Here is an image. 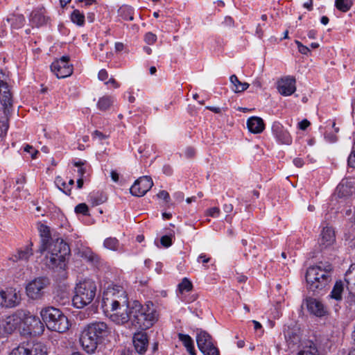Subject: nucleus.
Wrapping results in <instances>:
<instances>
[{"label":"nucleus","mask_w":355,"mask_h":355,"mask_svg":"<svg viewBox=\"0 0 355 355\" xmlns=\"http://www.w3.org/2000/svg\"><path fill=\"white\" fill-rule=\"evenodd\" d=\"M38 230L41 238L38 252L42 254L48 250L50 253L49 256H46V266L52 269L65 270L70 254L67 243L58 239L53 241L49 227L44 224L39 225Z\"/></svg>","instance_id":"obj_1"},{"label":"nucleus","mask_w":355,"mask_h":355,"mask_svg":"<svg viewBox=\"0 0 355 355\" xmlns=\"http://www.w3.org/2000/svg\"><path fill=\"white\" fill-rule=\"evenodd\" d=\"M157 320V315L152 302H147L142 305L139 301L130 302L128 310L121 315L113 317V322L123 324L130 321L138 329H146L151 327Z\"/></svg>","instance_id":"obj_2"},{"label":"nucleus","mask_w":355,"mask_h":355,"mask_svg":"<svg viewBox=\"0 0 355 355\" xmlns=\"http://www.w3.org/2000/svg\"><path fill=\"white\" fill-rule=\"evenodd\" d=\"M333 267L329 262H319L309 266L306 272L307 288L314 295L320 294L331 281Z\"/></svg>","instance_id":"obj_3"},{"label":"nucleus","mask_w":355,"mask_h":355,"mask_svg":"<svg viewBox=\"0 0 355 355\" xmlns=\"http://www.w3.org/2000/svg\"><path fill=\"white\" fill-rule=\"evenodd\" d=\"M107 324L103 322H94L85 327L81 332L80 343L88 354H94L110 334Z\"/></svg>","instance_id":"obj_4"},{"label":"nucleus","mask_w":355,"mask_h":355,"mask_svg":"<svg viewBox=\"0 0 355 355\" xmlns=\"http://www.w3.org/2000/svg\"><path fill=\"white\" fill-rule=\"evenodd\" d=\"M130 304L126 293L121 286H109L103 293L102 306L107 310L110 309L111 311L114 312L111 315L112 321L114 316L121 315L127 311Z\"/></svg>","instance_id":"obj_5"},{"label":"nucleus","mask_w":355,"mask_h":355,"mask_svg":"<svg viewBox=\"0 0 355 355\" xmlns=\"http://www.w3.org/2000/svg\"><path fill=\"white\" fill-rule=\"evenodd\" d=\"M40 315L46 327L59 333H64L69 328L67 317L58 309L46 306L40 311Z\"/></svg>","instance_id":"obj_6"},{"label":"nucleus","mask_w":355,"mask_h":355,"mask_svg":"<svg viewBox=\"0 0 355 355\" xmlns=\"http://www.w3.org/2000/svg\"><path fill=\"white\" fill-rule=\"evenodd\" d=\"M96 293V285L92 279H85L77 284L75 295L72 299L73 305L77 309H82L89 304Z\"/></svg>","instance_id":"obj_7"},{"label":"nucleus","mask_w":355,"mask_h":355,"mask_svg":"<svg viewBox=\"0 0 355 355\" xmlns=\"http://www.w3.org/2000/svg\"><path fill=\"white\" fill-rule=\"evenodd\" d=\"M196 342L204 355H220L218 349L214 345L212 337L202 329H197Z\"/></svg>","instance_id":"obj_8"},{"label":"nucleus","mask_w":355,"mask_h":355,"mask_svg":"<svg viewBox=\"0 0 355 355\" xmlns=\"http://www.w3.org/2000/svg\"><path fill=\"white\" fill-rule=\"evenodd\" d=\"M50 282L46 277H37L30 282L26 287V292L28 297L32 300H40L44 294V289Z\"/></svg>","instance_id":"obj_9"},{"label":"nucleus","mask_w":355,"mask_h":355,"mask_svg":"<svg viewBox=\"0 0 355 355\" xmlns=\"http://www.w3.org/2000/svg\"><path fill=\"white\" fill-rule=\"evenodd\" d=\"M8 355H47L42 343H23L13 348Z\"/></svg>","instance_id":"obj_10"},{"label":"nucleus","mask_w":355,"mask_h":355,"mask_svg":"<svg viewBox=\"0 0 355 355\" xmlns=\"http://www.w3.org/2000/svg\"><path fill=\"white\" fill-rule=\"evenodd\" d=\"M21 295L16 288H6L0 291V307L11 309L19 304Z\"/></svg>","instance_id":"obj_11"},{"label":"nucleus","mask_w":355,"mask_h":355,"mask_svg":"<svg viewBox=\"0 0 355 355\" xmlns=\"http://www.w3.org/2000/svg\"><path fill=\"white\" fill-rule=\"evenodd\" d=\"M69 57L64 55L51 64V70L57 78H64L72 73L73 67L69 63Z\"/></svg>","instance_id":"obj_12"},{"label":"nucleus","mask_w":355,"mask_h":355,"mask_svg":"<svg viewBox=\"0 0 355 355\" xmlns=\"http://www.w3.org/2000/svg\"><path fill=\"white\" fill-rule=\"evenodd\" d=\"M293 345H298L297 355H319L316 345L311 340L301 343V337L299 334L293 333V338L290 336V343Z\"/></svg>","instance_id":"obj_13"},{"label":"nucleus","mask_w":355,"mask_h":355,"mask_svg":"<svg viewBox=\"0 0 355 355\" xmlns=\"http://www.w3.org/2000/svg\"><path fill=\"white\" fill-rule=\"evenodd\" d=\"M152 179L148 176H143L137 179L130 187V191L132 196L141 197L153 187Z\"/></svg>","instance_id":"obj_14"},{"label":"nucleus","mask_w":355,"mask_h":355,"mask_svg":"<svg viewBox=\"0 0 355 355\" xmlns=\"http://www.w3.org/2000/svg\"><path fill=\"white\" fill-rule=\"evenodd\" d=\"M17 320L15 315H9L0 319V337L11 334L17 328Z\"/></svg>","instance_id":"obj_15"},{"label":"nucleus","mask_w":355,"mask_h":355,"mask_svg":"<svg viewBox=\"0 0 355 355\" xmlns=\"http://www.w3.org/2000/svg\"><path fill=\"white\" fill-rule=\"evenodd\" d=\"M24 323L27 325L30 333L34 335L41 334L44 330V324L40 318L30 313L26 315Z\"/></svg>","instance_id":"obj_16"},{"label":"nucleus","mask_w":355,"mask_h":355,"mask_svg":"<svg viewBox=\"0 0 355 355\" xmlns=\"http://www.w3.org/2000/svg\"><path fill=\"white\" fill-rule=\"evenodd\" d=\"M306 305L309 311L318 317L324 316L327 313V309L324 304L315 298H306Z\"/></svg>","instance_id":"obj_17"},{"label":"nucleus","mask_w":355,"mask_h":355,"mask_svg":"<svg viewBox=\"0 0 355 355\" xmlns=\"http://www.w3.org/2000/svg\"><path fill=\"white\" fill-rule=\"evenodd\" d=\"M336 193L339 198L355 195V180H343L336 187Z\"/></svg>","instance_id":"obj_18"},{"label":"nucleus","mask_w":355,"mask_h":355,"mask_svg":"<svg viewBox=\"0 0 355 355\" xmlns=\"http://www.w3.org/2000/svg\"><path fill=\"white\" fill-rule=\"evenodd\" d=\"M133 344L135 350L140 354H144L148 346V335L146 332L139 331L133 336Z\"/></svg>","instance_id":"obj_19"},{"label":"nucleus","mask_w":355,"mask_h":355,"mask_svg":"<svg viewBox=\"0 0 355 355\" xmlns=\"http://www.w3.org/2000/svg\"><path fill=\"white\" fill-rule=\"evenodd\" d=\"M0 101L3 107L4 113H8L12 106V98L7 83L0 87Z\"/></svg>","instance_id":"obj_20"},{"label":"nucleus","mask_w":355,"mask_h":355,"mask_svg":"<svg viewBox=\"0 0 355 355\" xmlns=\"http://www.w3.org/2000/svg\"><path fill=\"white\" fill-rule=\"evenodd\" d=\"M335 241V233L334 230L329 227H324L320 234L319 244L322 248L331 245Z\"/></svg>","instance_id":"obj_21"},{"label":"nucleus","mask_w":355,"mask_h":355,"mask_svg":"<svg viewBox=\"0 0 355 355\" xmlns=\"http://www.w3.org/2000/svg\"><path fill=\"white\" fill-rule=\"evenodd\" d=\"M247 126L249 131L254 134L261 133L265 128L263 121L258 116H252L247 121Z\"/></svg>","instance_id":"obj_22"},{"label":"nucleus","mask_w":355,"mask_h":355,"mask_svg":"<svg viewBox=\"0 0 355 355\" xmlns=\"http://www.w3.org/2000/svg\"><path fill=\"white\" fill-rule=\"evenodd\" d=\"M272 129L278 141L281 144H287V130L279 122H275L272 125Z\"/></svg>","instance_id":"obj_23"},{"label":"nucleus","mask_w":355,"mask_h":355,"mask_svg":"<svg viewBox=\"0 0 355 355\" xmlns=\"http://www.w3.org/2000/svg\"><path fill=\"white\" fill-rule=\"evenodd\" d=\"M345 280L349 292L355 295V264H352L346 272Z\"/></svg>","instance_id":"obj_24"},{"label":"nucleus","mask_w":355,"mask_h":355,"mask_svg":"<svg viewBox=\"0 0 355 355\" xmlns=\"http://www.w3.org/2000/svg\"><path fill=\"white\" fill-rule=\"evenodd\" d=\"M33 243H31L29 245H26L19 248L17 253L14 255L15 260L16 261H28V259L33 256V251L32 249Z\"/></svg>","instance_id":"obj_25"},{"label":"nucleus","mask_w":355,"mask_h":355,"mask_svg":"<svg viewBox=\"0 0 355 355\" xmlns=\"http://www.w3.org/2000/svg\"><path fill=\"white\" fill-rule=\"evenodd\" d=\"M47 18L45 17L42 10H33L31 15V22L36 26H41L45 24Z\"/></svg>","instance_id":"obj_26"},{"label":"nucleus","mask_w":355,"mask_h":355,"mask_svg":"<svg viewBox=\"0 0 355 355\" xmlns=\"http://www.w3.org/2000/svg\"><path fill=\"white\" fill-rule=\"evenodd\" d=\"M178 338L186 347L190 355H196V350L193 345V340L190 336L182 333L178 334Z\"/></svg>","instance_id":"obj_27"},{"label":"nucleus","mask_w":355,"mask_h":355,"mask_svg":"<svg viewBox=\"0 0 355 355\" xmlns=\"http://www.w3.org/2000/svg\"><path fill=\"white\" fill-rule=\"evenodd\" d=\"M7 21L10 23L12 28L18 29L24 26L25 18L22 15L14 14L7 18Z\"/></svg>","instance_id":"obj_28"},{"label":"nucleus","mask_w":355,"mask_h":355,"mask_svg":"<svg viewBox=\"0 0 355 355\" xmlns=\"http://www.w3.org/2000/svg\"><path fill=\"white\" fill-rule=\"evenodd\" d=\"M230 80L231 83L234 86L232 89L236 93L242 92L246 90L250 86V85L248 83L241 82L236 75H232L230 76Z\"/></svg>","instance_id":"obj_29"},{"label":"nucleus","mask_w":355,"mask_h":355,"mask_svg":"<svg viewBox=\"0 0 355 355\" xmlns=\"http://www.w3.org/2000/svg\"><path fill=\"white\" fill-rule=\"evenodd\" d=\"M344 284L341 281H337L329 295L330 297L337 301L342 300Z\"/></svg>","instance_id":"obj_30"},{"label":"nucleus","mask_w":355,"mask_h":355,"mask_svg":"<svg viewBox=\"0 0 355 355\" xmlns=\"http://www.w3.org/2000/svg\"><path fill=\"white\" fill-rule=\"evenodd\" d=\"M113 103V97L104 96L99 98L97 103V107L101 111H106L112 105Z\"/></svg>","instance_id":"obj_31"},{"label":"nucleus","mask_w":355,"mask_h":355,"mask_svg":"<svg viewBox=\"0 0 355 355\" xmlns=\"http://www.w3.org/2000/svg\"><path fill=\"white\" fill-rule=\"evenodd\" d=\"M278 92L284 96H288V76H284L277 82Z\"/></svg>","instance_id":"obj_32"},{"label":"nucleus","mask_w":355,"mask_h":355,"mask_svg":"<svg viewBox=\"0 0 355 355\" xmlns=\"http://www.w3.org/2000/svg\"><path fill=\"white\" fill-rule=\"evenodd\" d=\"M119 15L125 20L132 21L133 17V9L129 6H122L119 9Z\"/></svg>","instance_id":"obj_33"},{"label":"nucleus","mask_w":355,"mask_h":355,"mask_svg":"<svg viewBox=\"0 0 355 355\" xmlns=\"http://www.w3.org/2000/svg\"><path fill=\"white\" fill-rule=\"evenodd\" d=\"M336 8L342 12H347L352 6V0H336Z\"/></svg>","instance_id":"obj_34"},{"label":"nucleus","mask_w":355,"mask_h":355,"mask_svg":"<svg viewBox=\"0 0 355 355\" xmlns=\"http://www.w3.org/2000/svg\"><path fill=\"white\" fill-rule=\"evenodd\" d=\"M71 21L78 26H83L85 22V16L79 10H74L71 16Z\"/></svg>","instance_id":"obj_35"},{"label":"nucleus","mask_w":355,"mask_h":355,"mask_svg":"<svg viewBox=\"0 0 355 355\" xmlns=\"http://www.w3.org/2000/svg\"><path fill=\"white\" fill-rule=\"evenodd\" d=\"M105 248L111 250H116L119 247V241L116 238L110 237L104 241L103 243Z\"/></svg>","instance_id":"obj_36"},{"label":"nucleus","mask_w":355,"mask_h":355,"mask_svg":"<svg viewBox=\"0 0 355 355\" xmlns=\"http://www.w3.org/2000/svg\"><path fill=\"white\" fill-rule=\"evenodd\" d=\"M192 284L191 282L187 279L184 278L181 283L178 284V288L181 293L183 292H189L192 289Z\"/></svg>","instance_id":"obj_37"},{"label":"nucleus","mask_w":355,"mask_h":355,"mask_svg":"<svg viewBox=\"0 0 355 355\" xmlns=\"http://www.w3.org/2000/svg\"><path fill=\"white\" fill-rule=\"evenodd\" d=\"M55 182L59 189L62 190L66 195H70L71 187H69L66 182H62V179L60 178H57Z\"/></svg>","instance_id":"obj_38"},{"label":"nucleus","mask_w":355,"mask_h":355,"mask_svg":"<svg viewBox=\"0 0 355 355\" xmlns=\"http://www.w3.org/2000/svg\"><path fill=\"white\" fill-rule=\"evenodd\" d=\"M75 212L76 214H81L84 216L89 215V208L85 203H80L75 207Z\"/></svg>","instance_id":"obj_39"},{"label":"nucleus","mask_w":355,"mask_h":355,"mask_svg":"<svg viewBox=\"0 0 355 355\" xmlns=\"http://www.w3.org/2000/svg\"><path fill=\"white\" fill-rule=\"evenodd\" d=\"M347 162L350 167H355V140L352 146V152L348 157Z\"/></svg>","instance_id":"obj_40"},{"label":"nucleus","mask_w":355,"mask_h":355,"mask_svg":"<svg viewBox=\"0 0 355 355\" xmlns=\"http://www.w3.org/2000/svg\"><path fill=\"white\" fill-rule=\"evenodd\" d=\"M160 243L164 248H168L172 245V240L170 236L166 235L161 237Z\"/></svg>","instance_id":"obj_41"},{"label":"nucleus","mask_w":355,"mask_h":355,"mask_svg":"<svg viewBox=\"0 0 355 355\" xmlns=\"http://www.w3.org/2000/svg\"><path fill=\"white\" fill-rule=\"evenodd\" d=\"M157 40V36L156 35L153 34V33H147L145 35V41L148 44H152L154 42H155Z\"/></svg>","instance_id":"obj_42"},{"label":"nucleus","mask_w":355,"mask_h":355,"mask_svg":"<svg viewBox=\"0 0 355 355\" xmlns=\"http://www.w3.org/2000/svg\"><path fill=\"white\" fill-rule=\"evenodd\" d=\"M295 43L297 45V49H298L299 52L301 53L302 54L307 55L308 53L310 51L309 49L307 46H304L299 41L295 40Z\"/></svg>","instance_id":"obj_43"},{"label":"nucleus","mask_w":355,"mask_h":355,"mask_svg":"<svg viewBox=\"0 0 355 355\" xmlns=\"http://www.w3.org/2000/svg\"><path fill=\"white\" fill-rule=\"evenodd\" d=\"M220 212V209L218 207H214L207 210V215L214 218H216L219 216Z\"/></svg>","instance_id":"obj_44"},{"label":"nucleus","mask_w":355,"mask_h":355,"mask_svg":"<svg viewBox=\"0 0 355 355\" xmlns=\"http://www.w3.org/2000/svg\"><path fill=\"white\" fill-rule=\"evenodd\" d=\"M92 136L94 139H98L100 141L107 138V136L106 135L103 134V132H101L98 130H95L92 133Z\"/></svg>","instance_id":"obj_45"},{"label":"nucleus","mask_w":355,"mask_h":355,"mask_svg":"<svg viewBox=\"0 0 355 355\" xmlns=\"http://www.w3.org/2000/svg\"><path fill=\"white\" fill-rule=\"evenodd\" d=\"M311 125L307 119H303L297 123V128L301 130H305Z\"/></svg>","instance_id":"obj_46"},{"label":"nucleus","mask_w":355,"mask_h":355,"mask_svg":"<svg viewBox=\"0 0 355 355\" xmlns=\"http://www.w3.org/2000/svg\"><path fill=\"white\" fill-rule=\"evenodd\" d=\"M24 151L29 153L33 159H35L36 157V155L38 153V151L30 145H26L24 147Z\"/></svg>","instance_id":"obj_47"},{"label":"nucleus","mask_w":355,"mask_h":355,"mask_svg":"<svg viewBox=\"0 0 355 355\" xmlns=\"http://www.w3.org/2000/svg\"><path fill=\"white\" fill-rule=\"evenodd\" d=\"M85 257L87 259V260L89 261H91L93 263L98 262V257L92 252L87 253L85 254Z\"/></svg>","instance_id":"obj_48"},{"label":"nucleus","mask_w":355,"mask_h":355,"mask_svg":"<svg viewBox=\"0 0 355 355\" xmlns=\"http://www.w3.org/2000/svg\"><path fill=\"white\" fill-rule=\"evenodd\" d=\"M157 197L161 199H164L165 201L168 202L170 199V196L166 191L162 190L157 193Z\"/></svg>","instance_id":"obj_49"},{"label":"nucleus","mask_w":355,"mask_h":355,"mask_svg":"<svg viewBox=\"0 0 355 355\" xmlns=\"http://www.w3.org/2000/svg\"><path fill=\"white\" fill-rule=\"evenodd\" d=\"M295 82L296 80L295 78L290 77V96H292L296 90L295 85Z\"/></svg>","instance_id":"obj_50"},{"label":"nucleus","mask_w":355,"mask_h":355,"mask_svg":"<svg viewBox=\"0 0 355 355\" xmlns=\"http://www.w3.org/2000/svg\"><path fill=\"white\" fill-rule=\"evenodd\" d=\"M98 79L100 80L104 81V80L107 79V78H108V73H107V71L105 69H101L98 72Z\"/></svg>","instance_id":"obj_51"},{"label":"nucleus","mask_w":355,"mask_h":355,"mask_svg":"<svg viewBox=\"0 0 355 355\" xmlns=\"http://www.w3.org/2000/svg\"><path fill=\"white\" fill-rule=\"evenodd\" d=\"M210 260V258L208 257L206 254H201L198 257V262H202L203 263H208Z\"/></svg>","instance_id":"obj_52"},{"label":"nucleus","mask_w":355,"mask_h":355,"mask_svg":"<svg viewBox=\"0 0 355 355\" xmlns=\"http://www.w3.org/2000/svg\"><path fill=\"white\" fill-rule=\"evenodd\" d=\"M223 24L226 26H234V20L231 17H226L224 19Z\"/></svg>","instance_id":"obj_53"},{"label":"nucleus","mask_w":355,"mask_h":355,"mask_svg":"<svg viewBox=\"0 0 355 355\" xmlns=\"http://www.w3.org/2000/svg\"><path fill=\"white\" fill-rule=\"evenodd\" d=\"M91 200L94 205H97L103 203L105 201L103 197L99 199L96 198L94 196H91Z\"/></svg>","instance_id":"obj_54"},{"label":"nucleus","mask_w":355,"mask_h":355,"mask_svg":"<svg viewBox=\"0 0 355 355\" xmlns=\"http://www.w3.org/2000/svg\"><path fill=\"white\" fill-rule=\"evenodd\" d=\"M223 210L226 213H230L233 210V205L232 204H225L223 205Z\"/></svg>","instance_id":"obj_55"},{"label":"nucleus","mask_w":355,"mask_h":355,"mask_svg":"<svg viewBox=\"0 0 355 355\" xmlns=\"http://www.w3.org/2000/svg\"><path fill=\"white\" fill-rule=\"evenodd\" d=\"M293 164L297 167H302L304 164V161L301 158H295L293 159Z\"/></svg>","instance_id":"obj_56"},{"label":"nucleus","mask_w":355,"mask_h":355,"mask_svg":"<svg viewBox=\"0 0 355 355\" xmlns=\"http://www.w3.org/2000/svg\"><path fill=\"white\" fill-rule=\"evenodd\" d=\"M185 154L187 157H192L195 154V150L191 148H188L185 150Z\"/></svg>","instance_id":"obj_57"},{"label":"nucleus","mask_w":355,"mask_h":355,"mask_svg":"<svg viewBox=\"0 0 355 355\" xmlns=\"http://www.w3.org/2000/svg\"><path fill=\"white\" fill-rule=\"evenodd\" d=\"M304 7L309 10H313V0H309L307 2L304 3Z\"/></svg>","instance_id":"obj_58"},{"label":"nucleus","mask_w":355,"mask_h":355,"mask_svg":"<svg viewBox=\"0 0 355 355\" xmlns=\"http://www.w3.org/2000/svg\"><path fill=\"white\" fill-rule=\"evenodd\" d=\"M206 108L214 112V113H220L221 112V109L218 107L207 106Z\"/></svg>","instance_id":"obj_59"},{"label":"nucleus","mask_w":355,"mask_h":355,"mask_svg":"<svg viewBox=\"0 0 355 355\" xmlns=\"http://www.w3.org/2000/svg\"><path fill=\"white\" fill-rule=\"evenodd\" d=\"M109 83H111L112 85H113V86L115 87V88H117L119 87V83L115 80L114 78H111L108 81L105 82V84L107 85Z\"/></svg>","instance_id":"obj_60"},{"label":"nucleus","mask_w":355,"mask_h":355,"mask_svg":"<svg viewBox=\"0 0 355 355\" xmlns=\"http://www.w3.org/2000/svg\"><path fill=\"white\" fill-rule=\"evenodd\" d=\"M111 178L114 182H116L119 180V174L116 171H112Z\"/></svg>","instance_id":"obj_61"},{"label":"nucleus","mask_w":355,"mask_h":355,"mask_svg":"<svg viewBox=\"0 0 355 355\" xmlns=\"http://www.w3.org/2000/svg\"><path fill=\"white\" fill-rule=\"evenodd\" d=\"M164 173L167 175H170L172 173V169L169 166H164L163 168Z\"/></svg>","instance_id":"obj_62"},{"label":"nucleus","mask_w":355,"mask_h":355,"mask_svg":"<svg viewBox=\"0 0 355 355\" xmlns=\"http://www.w3.org/2000/svg\"><path fill=\"white\" fill-rule=\"evenodd\" d=\"M247 277L243 275H239L236 277V279L239 282H245L247 280Z\"/></svg>","instance_id":"obj_63"},{"label":"nucleus","mask_w":355,"mask_h":355,"mask_svg":"<svg viewBox=\"0 0 355 355\" xmlns=\"http://www.w3.org/2000/svg\"><path fill=\"white\" fill-rule=\"evenodd\" d=\"M115 49L117 51H121L123 49V44L121 42H117L115 44Z\"/></svg>","instance_id":"obj_64"}]
</instances>
